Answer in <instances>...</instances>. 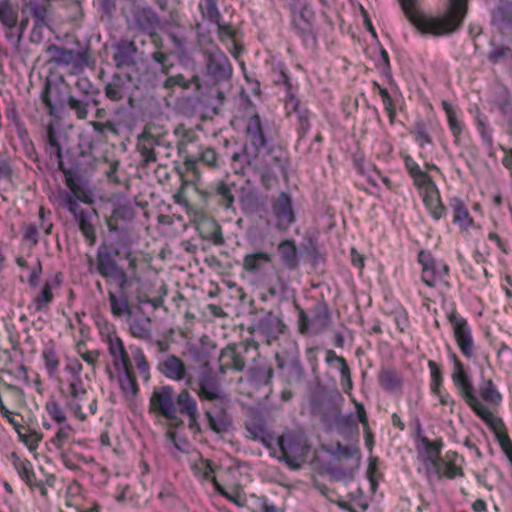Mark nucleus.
<instances>
[{
  "label": "nucleus",
  "instance_id": "f257e3e1",
  "mask_svg": "<svg viewBox=\"0 0 512 512\" xmlns=\"http://www.w3.org/2000/svg\"><path fill=\"white\" fill-rule=\"evenodd\" d=\"M65 377L59 379V394L64 406L55 396H50L44 404L45 412L56 430L46 442L56 451H63L75 443L76 430L68 422L67 412L79 422H85L98 410L97 399L92 396L82 379L83 365L73 356L65 357Z\"/></svg>",
  "mask_w": 512,
  "mask_h": 512
},
{
  "label": "nucleus",
  "instance_id": "f03ea898",
  "mask_svg": "<svg viewBox=\"0 0 512 512\" xmlns=\"http://www.w3.org/2000/svg\"><path fill=\"white\" fill-rule=\"evenodd\" d=\"M406 19L420 33L449 35L459 30L470 0H397Z\"/></svg>",
  "mask_w": 512,
  "mask_h": 512
},
{
  "label": "nucleus",
  "instance_id": "7ed1b4c3",
  "mask_svg": "<svg viewBox=\"0 0 512 512\" xmlns=\"http://www.w3.org/2000/svg\"><path fill=\"white\" fill-rule=\"evenodd\" d=\"M217 468L218 466L212 460L202 456L194 459L190 464V469L195 478L201 481H210L221 496L238 507H243L246 498L240 485L231 483L229 480L231 476H234V472L231 469H226L217 477Z\"/></svg>",
  "mask_w": 512,
  "mask_h": 512
},
{
  "label": "nucleus",
  "instance_id": "20e7f679",
  "mask_svg": "<svg viewBox=\"0 0 512 512\" xmlns=\"http://www.w3.org/2000/svg\"><path fill=\"white\" fill-rule=\"evenodd\" d=\"M271 455L284 462L291 469H299L307 461L311 445L304 432L300 430H285L275 438Z\"/></svg>",
  "mask_w": 512,
  "mask_h": 512
},
{
  "label": "nucleus",
  "instance_id": "39448f33",
  "mask_svg": "<svg viewBox=\"0 0 512 512\" xmlns=\"http://www.w3.org/2000/svg\"><path fill=\"white\" fill-rule=\"evenodd\" d=\"M417 262L420 266V281L425 287L440 294H444L452 288L451 269L447 262L424 249L418 252Z\"/></svg>",
  "mask_w": 512,
  "mask_h": 512
},
{
  "label": "nucleus",
  "instance_id": "423d86ee",
  "mask_svg": "<svg viewBox=\"0 0 512 512\" xmlns=\"http://www.w3.org/2000/svg\"><path fill=\"white\" fill-rule=\"evenodd\" d=\"M107 350L115 371L133 369V362L140 376L145 381L150 379V365L141 347L130 345L128 351L124 341L119 339L108 346Z\"/></svg>",
  "mask_w": 512,
  "mask_h": 512
},
{
  "label": "nucleus",
  "instance_id": "0eeeda50",
  "mask_svg": "<svg viewBox=\"0 0 512 512\" xmlns=\"http://www.w3.org/2000/svg\"><path fill=\"white\" fill-rule=\"evenodd\" d=\"M118 251H111L106 244H101L96 252L95 261L89 257V270L95 271L105 279L116 281L120 290L129 286L128 274L117 262Z\"/></svg>",
  "mask_w": 512,
  "mask_h": 512
},
{
  "label": "nucleus",
  "instance_id": "6e6552de",
  "mask_svg": "<svg viewBox=\"0 0 512 512\" xmlns=\"http://www.w3.org/2000/svg\"><path fill=\"white\" fill-rule=\"evenodd\" d=\"M22 18L32 20L29 40L40 43L44 38V30L50 28L53 18L52 0H29L22 6Z\"/></svg>",
  "mask_w": 512,
  "mask_h": 512
},
{
  "label": "nucleus",
  "instance_id": "1a4fd4ad",
  "mask_svg": "<svg viewBox=\"0 0 512 512\" xmlns=\"http://www.w3.org/2000/svg\"><path fill=\"white\" fill-rule=\"evenodd\" d=\"M0 24L4 37L15 52L20 51L24 33L28 28L27 18L19 21V14L11 0H0Z\"/></svg>",
  "mask_w": 512,
  "mask_h": 512
},
{
  "label": "nucleus",
  "instance_id": "9d476101",
  "mask_svg": "<svg viewBox=\"0 0 512 512\" xmlns=\"http://www.w3.org/2000/svg\"><path fill=\"white\" fill-rule=\"evenodd\" d=\"M451 326L454 341L462 354L468 360L476 357V343L473 330L468 320L461 316L456 309L446 315Z\"/></svg>",
  "mask_w": 512,
  "mask_h": 512
},
{
  "label": "nucleus",
  "instance_id": "9b49d317",
  "mask_svg": "<svg viewBox=\"0 0 512 512\" xmlns=\"http://www.w3.org/2000/svg\"><path fill=\"white\" fill-rule=\"evenodd\" d=\"M149 412L170 421L177 419L175 391L172 386L166 385L153 389L149 399Z\"/></svg>",
  "mask_w": 512,
  "mask_h": 512
},
{
  "label": "nucleus",
  "instance_id": "f8f14e48",
  "mask_svg": "<svg viewBox=\"0 0 512 512\" xmlns=\"http://www.w3.org/2000/svg\"><path fill=\"white\" fill-rule=\"evenodd\" d=\"M46 53L56 64L70 67L72 73L82 71L88 65L89 53L87 50L67 49L51 44L47 47Z\"/></svg>",
  "mask_w": 512,
  "mask_h": 512
},
{
  "label": "nucleus",
  "instance_id": "ddd939ff",
  "mask_svg": "<svg viewBox=\"0 0 512 512\" xmlns=\"http://www.w3.org/2000/svg\"><path fill=\"white\" fill-rule=\"evenodd\" d=\"M430 372L429 388L433 396L443 408H448L449 414H454L456 400L451 393L443 387L444 377L440 365L434 360L427 362Z\"/></svg>",
  "mask_w": 512,
  "mask_h": 512
},
{
  "label": "nucleus",
  "instance_id": "4468645a",
  "mask_svg": "<svg viewBox=\"0 0 512 512\" xmlns=\"http://www.w3.org/2000/svg\"><path fill=\"white\" fill-rule=\"evenodd\" d=\"M452 223L458 227L461 234H469L471 231L480 230L481 226L478 224L471 215L469 208L465 201L458 197L453 196L448 200Z\"/></svg>",
  "mask_w": 512,
  "mask_h": 512
},
{
  "label": "nucleus",
  "instance_id": "2eb2a0df",
  "mask_svg": "<svg viewBox=\"0 0 512 512\" xmlns=\"http://www.w3.org/2000/svg\"><path fill=\"white\" fill-rule=\"evenodd\" d=\"M61 285V278L56 275L53 279L46 280L31 297L28 309L33 313H47L55 299V291Z\"/></svg>",
  "mask_w": 512,
  "mask_h": 512
},
{
  "label": "nucleus",
  "instance_id": "dca6fc26",
  "mask_svg": "<svg viewBox=\"0 0 512 512\" xmlns=\"http://www.w3.org/2000/svg\"><path fill=\"white\" fill-rule=\"evenodd\" d=\"M465 459L457 451L449 450L444 457H440L437 464L432 468L438 479L453 480L457 477H464Z\"/></svg>",
  "mask_w": 512,
  "mask_h": 512
},
{
  "label": "nucleus",
  "instance_id": "f3484780",
  "mask_svg": "<svg viewBox=\"0 0 512 512\" xmlns=\"http://www.w3.org/2000/svg\"><path fill=\"white\" fill-rule=\"evenodd\" d=\"M453 356H456L459 361L461 362V364L463 365L467 375L469 376L470 378V381L472 383V387H473V392H475V389H474V385H473V380H472V377L468 371V368L465 366L464 362L461 360V358L457 355V353H455L454 351H450L448 353V357L452 363V370H451V376L453 375V372H454V369H455V364H454V361L452 359ZM451 380H452V383L453 382V378L451 377ZM455 385V384H453ZM456 388V386H454ZM474 395L476 396V398L478 399V401L484 405L486 407V405L483 403H488V404H491V405H495V406H498L501 401H502V395L501 393L498 391L495 383L493 382L492 379L488 378V379H483L480 384H479V396L480 398L476 395V393H474ZM487 408L489 409V407L487 406Z\"/></svg>",
  "mask_w": 512,
  "mask_h": 512
},
{
  "label": "nucleus",
  "instance_id": "a211bd4d",
  "mask_svg": "<svg viewBox=\"0 0 512 512\" xmlns=\"http://www.w3.org/2000/svg\"><path fill=\"white\" fill-rule=\"evenodd\" d=\"M399 155L418 194L437 185L433 177L427 171H424L410 154L400 152Z\"/></svg>",
  "mask_w": 512,
  "mask_h": 512
},
{
  "label": "nucleus",
  "instance_id": "6ab92c4d",
  "mask_svg": "<svg viewBox=\"0 0 512 512\" xmlns=\"http://www.w3.org/2000/svg\"><path fill=\"white\" fill-rule=\"evenodd\" d=\"M271 208L278 230L286 231L295 222L291 197L286 192H281L272 200Z\"/></svg>",
  "mask_w": 512,
  "mask_h": 512
},
{
  "label": "nucleus",
  "instance_id": "aec40b11",
  "mask_svg": "<svg viewBox=\"0 0 512 512\" xmlns=\"http://www.w3.org/2000/svg\"><path fill=\"white\" fill-rule=\"evenodd\" d=\"M245 137L249 142L251 149L253 150V156L257 157L259 151L267 145V139L264 135L262 121L258 114H254L247 119ZM249 150L250 147L246 145L244 147V152L246 154H251Z\"/></svg>",
  "mask_w": 512,
  "mask_h": 512
},
{
  "label": "nucleus",
  "instance_id": "412c9836",
  "mask_svg": "<svg viewBox=\"0 0 512 512\" xmlns=\"http://www.w3.org/2000/svg\"><path fill=\"white\" fill-rule=\"evenodd\" d=\"M443 446L442 438L435 440H430L426 436L420 438V443L417 445L418 458L424 465L427 474L431 473L432 468L440 459Z\"/></svg>",
  "mask_w": 512,
  "mask_h": 512
},
{
  "label": "nucleus",
  "instance_id": "4be33fe9",
  "mask_svg": "<svg viewBox=\"0 0 512 512\" xmlns=\"http://www.w3.org/2000/svg\"><path fill=\"white\" fill-rule=\"evenodd\" d=\"M124 258L127 261L125 272L128 274L129 284L132 281L140 282L150 268V259L141 251L131 249L125 252Z\"/></svg>",
  "mask_w": 512,
  "mask_h": 512
},
{
  "label": "nucleus",
  "instance_id": "5701e85b",
  "mask_svg": "<svg viewBox=\"0 0 512 512\" xmlns=\"http://www.w3.org/2000/svg\"><path fill=\"white\" fill-rule=\"evenodd\" d=\"M418 195L427 213L434 221H439L446 216L447 208L442 201L441 193L437 185Z\"/></svg>",
  "mask_w": 512,
  "mask_h": 512
},
{
  "label": "nucleus",
  "instance_id": "b1692460",
  "mask_svg": "<svg viewBox=\"0 0 512 512\" xmlns=\"http://www.w3.org/2000/svg\"><path fill=\"white\" fill-rule=\"evenodd\" d=\"M247 437L261 442L268 450L273 447L275 438L273 433L268 429L265 421L261 418H251L246 425Z\"/></svg>",
  "mask_w": 512,
  "mask_h": 512
},
{
  "label": "nucleus",
  "instance_id": "393cba45",
  "mask_svg": "<svg viewBox=\"0 0 512 512\" xmlns=\"http://www.w3.org/2000/svg\"><path fill=\"white\" fill-rule=\"evenodd\" d=\"M441 106L447 119L448 128L453 137V143L460 145L466 126L460 117L459 110L447 100H442Z\"/></svg>",
  "mask_w": 512,
  "mask_h": 512
},
{
  "label": "nucleus",
  "instance_id": "a878e982",
  "mask_svg": "<svg viewBox=\"0 0 512 512\" xmlns=\"http://www.w3.org/2000/svg\"><path fill=\"white\" fill-rule=\"evenodd\" d=\"M176 406L179 407L181 414L188 417V424L191 429L199 430L198 406L196 400L190 395L188 390L184 389L175 398Z\"/></svg>",
  "mask_w": 512,
  "mask_h": 512
},
{
  "label": "nucleus",
  "instance_id": "bb28decb",
  "mask_svg": "<svg viewBox=\"0 0 512 512\" xmlns=\"http://www.w3.org/2000/svg\"><path fill=\"white\" fill-rule=\"evenodd\" d=\"M41 359L43 361L44 369L49 378H56L59 380V371L61 366V358L56 343L53 340L48 341L42 351ZM65 375L63 376V378ZM62 379V377H61Z\"/></svg>",
  "mask_w": 512,
  "mask_h": 512
},
{
  "label": "nucleus",
  "instance_id": "cd10ccee",
  "mask_svg": "<svg viewBox=\"0 0 512 512\" xmlns=\"http://www.w3.org/2000/svg\"><path fill=\"white\" fill-rule=\"evenodd\" d=\"M196 393L201 401H214L222 398L220 382L211 373H203L200 376Z\"/></svg>",
  "mask_w": 512,
  "mask_h": 512
},
{
  "label": "nucleus",
  "instance_id": "c85d7f7f",
  "mask_svg": "<svg viewBox=\"0 0 512 512\" xmlns=\"http://www.w3.org/2000/svg\"><path fill=\"white\" fill-rule=\"evenodd\" d=\"M9 460L17 471L21 480L29 488L34 489L35 487L39 486V481L37 480L33 465L28 459L22 458L16 452H12L9 456Z\"/></svg>",
  "mask_w": 512,
  "mask_h": 512
},
{
  "label": "nucleus",
  "instance_id": "c756f323",
  "mask_svg": "<svg viewBox=\"0 0 512 512\" xmlns=\"http://www.w3.org/2000/svg\"><path fill=\"white\" fill-rule=\"evenodd\" d=\"M160 370L165 377L171 380H186L187 384L191 383V377L187 374L184 362L175 355L167 356L162 361Z\"/></svg>",
  "mask_w": 512,
  "mask_h": 512
},
{
  "label": "nucleus",
  "instance_id": "7c9ffc66",
  "mask_svg": "<svg viewBox=\"0 0 512 512\" xmlns=\"http://www.w3.org/2000/svg\"><path fill=\"white\" fill-rule=\"evenodd\" d=\"M117 382L126 401L132 402L139 393V385L133 369L116 371Z\"/></svg>",
  "mask_w": 512,
  "mask_h": 512
},
{
  "label": "nucleus",
  "instance_id": "2f4dec72",
  "mask_svg": "<svg viewBox=\"0 0 512 512\" xmlns=\"http://www.w3.org/2000/svg\"><path fill=\"white\" fill-rule=\"evenodd\" d=\"M244 367V358L234 347L227 346L221 351L219 356V370L221 373L230 369L242 371Z\"/></svg>",
  "mask_w": 512,
  "mask_h": 512
},
{
  "label": "nucleus",
  "instance_id": "473e14b6",
  "mask_svg": "<svg viewBox=\"0 0 512 512\" xmlns=\"http://www.w3.org/2000/svg\"><path fill=\"white\" fill-rule=\"evenodd\" d=\"M378 382L380 387L389 392H400L403 387V378L400 373L391 367H383L378 373Z\"/></svg>",
  "mask_w": 512,
  "mask_h": 512
},
{
  "label": "nucleus",
  "instance_id": "72a5a7b5",
  "mask_svg": "<svg viewBox=\"0 0 512 512\" xmlns=\"http://www.w3.org/2000/svg\"><path fill=\"white\" fill-rule=\"evenodd\" d=\"M132 16L135 25L144 32L154 30L159 23L157 14L150 7H136Z\"/></svg>",
  "mask_w": 512,
  "mask_h": 512
},
{
  "label": "nucleus",
  "instance_id": "f704fd0d",
  "mask_svg": "<svg viewBox=\"0 0 512 512\" xmlns=\"http://www.w3.org/2000/svg\"><path fill=\"white\" fill-rule=\"evenodd\" d=\"M18 441L22 443L30 453H37L44 434L29 425H24L17 433Z\"/></svg>",
  "mask_w": 512,
  "mask_h": 512
},
{
  "label": "nucleus",
  "instance_id": "c9c22d12",
  "mask_svg": "<svg viewBox=\"0 0 512 512\" xmlns=\"http://www.w3.org/2000/svg\"><path fill=\"white\" fill-rule=\"evenodd\" d=\"M278 252L281 262L286 268L294 270L298 267V252L293 240L286 239L281 241L278 245Z\"/></svg>",
  "mask_w": 512,
  "mask_h": 512
},
{
  "label": "nucleus",
  "instance_id": "e433bc0d",
  "mask_svg": "<svg viewBox=\"0 0 512 512\" xmlns=\"http://www.w3.org/2000/svg\"><path fill=\"white\" fill-rule=\"evenodd\" d=\"M75 220L78 223L79 229L85 238L89 246H93L96 243V231L92 222V215L89 211L83 210L81 213L76 215Z\"/></svg>",
  "mask_w": 512,
  "mask_h": 512
},
{
  "label": "nucleus",
  "instance_id": "4c0bfd02",
  "mask_svg": "<svg viewBox=\"0 0 512 512\" xmlns=\"http://www.w3.org/2000/svg\"><path fill=\"white\" fill-rule=\"evenodd\" d=\"M137 151L140 153L145 164L156 161L154 140L149 134H141L137 141Z\"/></svg>",
  "mask_w": 512,
  "mask_h": 512
},
{
  "label": "nucleus",
  "instance_id": "58836bf2",
  "mask_svg": "<svg viewBox=\"0 0 512 512\" xmlns=\"http://www.w3.org/2000/svg\"><path fill=\"white\" fill-rule=\"evenodd\" d=\"M108 298L110 302L111 313L114 317L120 318L131 313L128 297L124 293L116 295L114 292L110 291L108 293Z\"/></svg>",
  "mask_w": 512,
  "mask_h": 512
},
{
  "label": "nucleus",
  "instance_id": "ea45409f",
  "mask_svg": "<svg viewBox=\"0 0 512 512\" xmlns=\"http://www.w3.org/2000/svg\"><path fill=\"white\" fill-rule=\"evenodd\" d=\"M105 96L114 102H119L125 95V82L120 75H114L104 88Z\"/></svg>",
  "mask_w": 512,
  "mask_h": 512
},
{
  "label": "nucleus",
  "instance_id": "a19ab883",
  "mask_svg": "<svg viewBox=\"0 0 512 512\" xmlns=\"http://www.w3.org/2000/svg\"><path fill=\"white\" fill-rule=\"evenodd\" d=\"M410 134L421 148L433 144V138L423 120H418L414 123L413 128L410 130Z\"/></svg>",
  "mask_w": 512,
  "mask_h": 512
},
{
  "label": "nucleus",
  "instance_id": "79ce46f5",
  "mask_svg": "<svg viewBox=\"0 0 512 512\" xmlns=\"http://www.w3.org/2000/svg\"><path fill=\"white\" fill-rule=\"evenodd\" d=\"M230 71L231 68L227 60L210 59L207 63V73L213 77L215 82L226 79L230 75Z\"/></svg>",
  "mask_w": 512,
  "mask_h": 512
},
{
  "label": "nucleus",
  "instance_id": "37998d69",
  "mask_svg": "<svg viewBox=\"0 0 512 512\" xmlns=\"http://www.w3.org/2000/svg\"><path fill=\"white\" fill-rule=\"evenodd\" d=\"M198 8L204 20H207L211 23L219 22L221 13L217 6V0H200Z\"/></svg>",
  "mask_w": 512,
  "mask_h": 512
},
{
  "label": "nucleus",
  "instance_id": "c03bdc74",
  "mask_svg": "<svg viewBox=\"0 0 512 512\" xmlns=\"http://www.w3.org/2000/svg\"><path fill=\"white\" fill-rule=\"evenodd\" d=\"M136 50L134 42L121 43L113 55L117 67L128 66L131 63V54Z\"/></svg>",
  "mask_w": 512,
  "mask_h": 512
},
{
  "label": "nucleus",
  "instance_id": "a18cd8bd",
  "mask_svg": "<svg viewBox=\"0 0 512 512\" xmlns=\"http://www.w3.org/2000/svg\"><path fill=\"white\" fill-rule=\"evenodd\" d=\"M65 184L71 192L70 195L76 196L83 203H92L91 194L81 187L70 171L65 172Z\"/></svg>",
  "mask_w": 512,
  "mask_h": 512
},
{
  "label": "nucleus",
  "instance_id": "49530a36",
  "mask_svg": "<svg viewBox=\"0 0 512 512\" xmlns=\"http://www.w3.org/2000/svg\"><path fill=\"white\" fill-rule=\"evenodd\" d=\"M271 261V257L266 252H256L252 254H247L243 258V267L248 272H254L258 270L261 265L269 263Z\"/></svg>",
  "mask_w": 512,
  "mask_h": 512
},
{
  "label": "nucleus",
  "instance_id": "de8ad7c7",
  "mask_svg": "<svg viewBox=\"0 0 512 512\" xmlns=\"http://www.w3.org/2000/svg\"><path fill=\"white\" fill-rule=\"evenodd\" d=\"M206 416L208 418L210 429L216 433L226 432L231 425V421L224 411H220L215 415L211 412H206Z\"/></svg>",
  "mask_w": 512,
  "mask_h": 512
},
{
  "label": "nucleus",
  "instance_id": "09e8293b",
  "mask_svg": "<svg viewBox=\"0 0 512 512\" xmlns=\"http://www.w3.org/2000/svg\"><path fill=\"white\" fill-rule=\"evenodd\" d=\"M313 18L314 12L308 6H303L298 18L294 19V24L302 33H310L312 31Z\"/></svg>",
  "mask_w": 512,
  "mask_h": 512
},
{
  "label": "nucleus",
  "instance_id": "8fccbe9b",
  "mask_svg": "<svg viewBox=\"0 0 512 512\" xmlns=\"http://www.w3.org/2000/svg\"><path fill=\"white\" fill-rule=\"evenodd\" d=\"M98 330L102 341L106 343L107 347L121 339L116 332L115 326L107 321L98 324Z\"/></svg>",
  "mask_w": 512,
  "mask_h": 512
},
{
  "label": "nucleus",
  "instance_id": "3c124183",
  "mask_svg": "<svg viewBox=\"0 0 512 512\" xmlns=\"http://www.w3.org/2000/svg\"><path fill=\"white\" fill-rule=\"evenodd\" d=\"M0 414L13 427L16 433L25 425L22 423L23 417L20 414L12 412L2 404L0 405Z\"/></svg>",
  "mask_w": 512,
  "mask_h": 512
},
{
  "label": "nucleus",
  "instance_id": "603ef678",
  "mask_svg": "<svg viewBox=\"0 0 512 512\" xmlns=\"http://www.w3.org/2000/svg\"><path fill=\"white\" fill-rule=\"evenodd\" d=\"M339 372L341 378V386L344 393H346L350 398L353 397L352 390L354 388V383L349 365L343 364V367L339 369Z\"/></svg>",
  "mask_w": 512,
  "mask_h": 512
},
{
  "label": "nucleus",
  "instance_id": "864d4df0",
  "mask_svg": "<svg viewBox=\"0 0 512 512\" xmlns=\"http://www.w3.org/2000/svg\"><path fill=\"white\" fill-rule=\"evenodd\" d=\"M68 107L73 110L78 119H86L88 116V105L87 103L73 97L69 96L67 99Z\"/></svg>",
  "mask_w": 512,
  "mask_h": 512
},
{
  "label": "nucleus",
  "instance_id": "5fc2aeb1",
  "mask_svg": "<svg viewBox=\"0 0 512 512\" xmlns=\"http://www.w3.org/2000/svg\"><path fill=\"white\" fill-rule=\"evenodd\" d=\"M512 58V51L507 46H495L488 54V60L492 64H497L507 58Z\"/></svg>",
  "mask_w": 512,
  "mask_h": 512
},
{
  "label": "nucleus",
  "instance_id": "6e6d98bb",
  "mask_svg": "<svg viewBox=\"0 0 512 512\" xmlns=\"http://www.w3.org/2000/svg\"><path fill=\"white\" fill-rule=\"evenodd\" d=\"M497 358L500 368L506 372L512 370V349L510 347L503 345L497 353Z\"/></svg>",
  "mask_w": 512,
  "mask_h": 512
},
{
  "label": "nucleus",
  "instance_id": "4d7b16f0",
  "mask_svg": "<svg viewBox=\"0 0 512 512\" xmlns=\"http://www.w3.org/2000/svg\"><path fill=\"white\" fill-rule=\"evenodd\" d=\"M216 193L221 197L224 205L229 208L234 203V196L231 192L230 187L225 182H220L217 185Z\"/></svg>",
  "mask_w": 512,
  "mask_h": 512
},
{
  "label": "nucleus",
  "instance_id": "13d9d810",
  "mask_svg": "<svg viewBox=\"0 0 512 512\" xmlns=\"http://www.w3.org/2000/svg\"><path fill=\"white\" fill-rule=\"evenodd\" d=\"M176 86L188 89L190 87V81H188L182 74L170 76L164 81V87L166 89H172Z\"/></svg>",
  "mask_w": 512,
  "mask_h": 512
},
{
  "label": "nucleus",
  "instance_id": "bf43d9fd",
  "mask_svg": "<svg viewBox=\"0 0 512 512\" xmlns=\"http://www.w3.org/2000/svg\"><path fill=\"white\" fill-rule=\"evenodd\" d=\"M130 333L136 338L146 339L150 336V329L140 321H133L130 324Z\"/></svg>",
  "mask_w": 512,
  "mask_h": 512
},
{
  "label": "nucleus",
  "instance_id": "052dcab7",
  "mask_svg": "<svg viewBox=\"0 0 512 512\" xmlns=\"http://www.w3.org/2000/svg\"><path fill=\"white\" fill-rule=\"evenodd\" d=\"M101 353L98 349L88 350L87 352L81 353L80 358L89 365L93 370L98 367Z\"/></svg>",
  "mask_w": 512,
  "mask_h": 512
},
{
  "label": "nucleus",
  "instance_id": "680f3d73",
  "mask_svg": "<svg viewBox=\"0 0 512 512\" xmlns=\"http://www.w3.org/2000/svg\"><path fill=\"white\" fill-rule=\"evenodd\" d=\"M217 25V34L218 38L221 41L224 40H234L236 36L235 29L230 24H222L220 21L218 23H215Z\"/></svg>",
  "mask_w": 512,
  "mask_h": 512
},
{
  "label": "nucleus",
  "instance_id": "e2e57ef3",
  "mask_svg": "<svg viewBox=\"0 0 512 512\" xmlns=\"http://www.w3.org/2000/svg\"><path fill=\"white\" fill-rule=\"evenodd\" d=\"M77 200L76 196L70 194H66L64 197V205L74 217L84 210L80 207Z\"/></svg>",
  "mask_w": 512,
  "mask_h": 512
},
{
  "label": "nucleus",
  "instance_id": "0e129e2a",
  "mask_svg": "<svg viewBox=\"0 0 512 512\" xmlns=\"http://www.w3.org/2000/svg\"><path fill=\"white\" fill-rule=\"evenodd\" d=\"M350 400L354 404L357 418L359 422L362 424V427L366 428L367 426H370L364 405L358 402L354 397H351Z\"/></svg>",
  "mask_w": 512,
  "mask_h": 512
},
{
  "label": "nucleus",
  "instance_id": "69168bd1",
  "mask_svg": "<svg viewBox=\"0 0 512 512\" xmlns=\"http://www.w3.org/2000/svg\"><path fill=\"white\" fill-rule=\"evenodd\" d=\"M183 167L185 169V172L191 174L195 181H198L200 179L201 174L197 166V160L195 158H186L183 162Z\"/></svg>",
  "mask_w": 512,
  "mask_h": 512
},
{
  "label": "nucleus",
  "instance_id": "338daca9",
  "mask_svg": "<svg viewBox=\"0 0 512 512\" xmlns=\"http://www.w3.org/2000/svg\"><path fill=\"white\" fill-rule=\"evenodd\" d=\"M51 93V84L47 82L41 92V100L43 104L48 109L50 115H53L55 112V106L53 104L52 98L50 96Z\"/></svg>",
  "mask_w": 512,
  "mask_h": 512
},
{
  "label": "nucleus",
  "instance_id": "774afa93",
  "mask_svg": "<svg viewBox=\"0 0 512 512\" xmlns=\"http://www.w3.org/2000/svg\"><path fill=\"white\" fill-rule=\"evenodd\" d=\"M200 160L209 167H216L218 158L214 149L206 148L202 151Z\"/></svg>",
  "mask_w": 512,
  "mask_h": 512
}]
</instances>
